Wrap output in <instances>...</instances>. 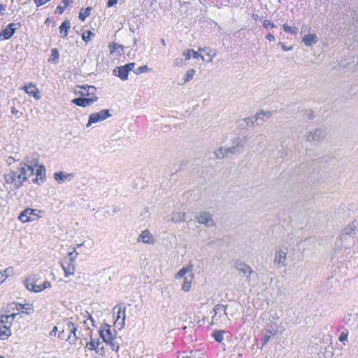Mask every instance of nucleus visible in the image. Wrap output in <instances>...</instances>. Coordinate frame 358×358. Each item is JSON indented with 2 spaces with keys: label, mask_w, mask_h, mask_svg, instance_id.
<instances>
[{
  "label": "nucleus",
  "mask_w": 358,
  "mask_h": 358,
  "mask_svg": "<svg viewBox=\"0 0 358 358\" xmlns=\"http://www.w3.org/2000/svg\"><path fill=\"white\" fill-rule=\"evenodd\" d=\"M92 35H94L92 32H91L90 31H87L83 34L82 38L84 41L88 42L91 38V36Z\"/></svg>",
  "instance_id": "obj_44"
},
{
  "label": "nucleus",
  "mask_w": 358,
  "mask_h": 358,
  "mask_svg": "<svg viewBox=\"0 0 358 358\" xmlns=\"http://www.w3.org/2000/svg\"><path fill=\"white\" fill-rule=\"evenodd\" d=\"M113 74L119 77L122 80H127L128 79V70L124 65L117 66L113 70Z\"/></svg>",
  "instance_id": "obj_20"
},
{
  "label": "nucleus",
  "mask_w": 358,
  "mask_h": 358,
  "mask_svg": "<svg viewBox=\"0 0 358 358\" xmlns=\"http://www.w3.org/2000/svg\"><path fill=\"white\" fill-rule=\"evenodd\" d=\"M266 39H268L269 41H275V38L274 36L271 34H268L266 36Z\"/></svg>",
  "instance_id": "obj_58"
},
{
  "label": "nucleus",
  "mask_w": 358,
  "mask_h": 358,
  "mask_svg": "<svg viewBox=\"0 0 358 358\" xmlns=\"http://www.w3.org/2000/svg\"><path fill=\"white\" fill-rule=\"evenodd\" d=\"M109 48H110V52L111 53H113L115 52L118 48H121L122 49V46L120 45H117V43H113L112 44H110L109 45Z\"/></svg>",
  "instance_id": "obj_50"
},
{
  "label": "nucleus",
  "mask_w": 358,
  "mask_h": 358,
  "mask_svg": "<svg viewBox=\"0 0 358 358\" xmlns=\"http://www.w3.org/2000/svg\"><path fill=\"white\" fill-rule=\"evenodd\" d=\"M71 24L68 20H65L59 27L60 33L63 34V38H66L68 36V31L70 29Z\"/></svg>",
  "instance_id": "obj_26"
},
{
  "label": "nucleus",
  "mask_w": 358,
  "mask_h": 358,
  "mask_svg": "<svg viewBox=\"0 0 358 358\" xmlns=\"http://www.w3.org/2000/svg\"><path fill=\"white\" fill-rule=\"evenodd\" d=\"M188 272V269L185 268H181L176 275V279L182 278Z\"/></svg>",
  "instance_id": "obj_46"
},
{
  "label": "nucleus",
  "mask_w": 358,
  "mask_h": 358,
  "mask_svg": "<svg viewBox=\"0 0 358 358\" xmlns=\"http://www.w3.org/2000/svg\"><path fill=\"white\" fill-rule=\"evenodd\" d=\"M199 224H204L206 227H211L214 225V221L212 218L210 213L207 212H201L196 217Z\"/></svg>",
  "instance_id": "obj_14"
},
{
  "label": "nucleus",
  "mask_w": 358,
  "mask_h": 358,
  "mask_svg": "<svg viewBox=\"0 0 358 358\" xmlns=\"http://www.w3.org/2000/svg\"><path fill=\"white\" fill-rule=\"evenodd\" d=\"M20 27V23H10L0 32V40H8L15 34V30Z\"/></svg>",
  "instance_id": "obj_9"
},
{
  "label": "nucleus",
  "mask_w": 358,
  "mask_h": 358,
  "mask_svg": "<svg viewBox=\"0 0 358 358\" xmlns=\"http://www.w3.org/2000/svg\"><path fill=\"white\" fill-rule=\"evenodd\" d=\"M280 318L277 313H274L273 314L271 315L268 320L270 321V324H277L275 322L276 320H278Z\"/></svg>",
  "instance_id": "obj_47"
},
{
  "label": "nucleus",
  "mask_w": 358,
  "mask_h": 358,
  "mask_svg": "<svg viewBox=\"0 0 358 358\" xmlns=\"http://www.w3.org/2000/svg\"><path fill=\"white\" fill-rule=\"evenodd\" d=\"M3 275V278L4 277V280H6L9 276L12 275L13 273V268L12 267H8L3 271H0Z\"/></svg>",
  "instance_id": "obj_37"
},
{
  "label": "nucleus",
  "mask_w": 358,
  "mask_h": 358,
  "mask_svg": "<svg viewBox=\"0 0 358 358\" xmlns=\"http://www.w3.org/2000/svg\"><path fill=\"white\" fill-rule=\"evenodd\" d=\"M50 0H34L36 5L38 6H41L48 2Z\"/></svg>",
  "instance_id": "obj_56"
},
{
  "label": "nucleus",
  "mask_w": 358,
  "mask_h": 358,
  "mask_svg": "<svg viewBox=\"0 0 358 358\" xmlns=\"http://www.w3.org/2000/svg\"><path fill=\"white\" fill-rule=\"evenodd\" d=\"M213 336H214L215 339L217 342H221L223 340V338H224L223 331H216L214 332Z\"/></svg>",
  "instance_id": "obj_42"
},
{
  "label": "nucleus",
  "mask_w": 358,
  "mask_h": 358,
  "mask_svg": "<svg viewBox=\"0 0 358 358\" xmlns=\"http://www.w3.org/2000/svg\"><path fill=\"white\" fill-rule=\"evenodd\" d=\"M117 1L118 0H108V1L107 3V6L108 7H113V6H114L115 4H117Z\"/></svg>",
  "instance_id": "obj_57"
},
{
  "label": "nucleus",
  "mask_w": 358,
  "mask_h": 358,
  "mask_svg": "<svg viewBox=\"0 0 358 358\" xmlns=\"http://www.w3.org/2000/svg\"><path fill=\"white\" fill-rule=\"evenodd\" d=\"M272 113L270 111H264L261 110L257 113L255 116L250 117L245 119H243L240 122L239 127L242 128H245L247 127H250L254 122H255L257 125H262L264 122L268 121V120L271 117Z\"/></svg>",
  "instance_id": "obj_3"
},
{
  "label": "nucleus",
  "mask_w": 358,
  "mask_h": 358,
  "mask_svg": "<svg viewBox=\"0 0 358 358\" xmlns=\"http://www.w3.org/2000/svg\"><path fill=\"white\" fill-rule=\"evenodd\" d=\"M192 57L194 59H198V58L201 57L203 61H205V59H204L203 56H202L201 55L199 54L198 52H195L194 50H193V52H192Z\"/></svg>",
  "instance_id": "obj_55"
},
{
  "label": "nucleus",
  "mask_w": 358,
  "mask_h": 358,
  "mask_svg": "<svg viewBox=\"0 0 358 358\" xmlns=\"http://www.w3.org/2000/svg\"><path fill=\"white\" fill-rule=\"evenodd\" d=\"M110 116L111 115L107 109H103L97 113H92L89 117V120L86 126L90 127L92 124L103 121Z\"/></svg>",
  "instance_id": "obj_7"
},
{
  "label": "nucleus",
  "mask_w": 358,
  "mask_h": 358,
  "mask_svg": "<svg viewBox=\"0 0 358 358\" xmlns=\"http://www.w3.org/2000/svg\"><path fill=\"white\" fill-rule=\"evenodd\" d=\"M100 336L103 341L110 346L112 350L117 352L119 350V343L117 341L115 331H112L111 327L107 324L101 326L100 329Z\"/></svg>",
  "instance_id": "obj_2"
},
{
  "label": "nucleus",
  "mask_w": 358,
  "mask_h": 358,
  "mask_svg": "<svg viewBox=\"0 0 358 358\" xmlns=\"http://www.w3.org/2000/svg\"><path fill=\"white\" fill-rule=\"evenodd\" d=\"M185 213L182 212H176L172 215L171 221L173 222H180L185 221Z\"/></svg>",
  "instance_id": "obj_27"
},
{
  "label": "nucleus",
  "mask_w": 358,
  "mask_h": 358,
  "mask_svg": "<svg viewBox=\"0 0 358 358\" xmlns=\"http://www.w3.org/2000/svg\"><path fill=\"white\" fill-rule=\"evenodd\" d=\"M50 286H51V284L50 282L45 281L43 283H42L41 285H36V287L38 288L37 291H38V292H41V291L45 289L46 288L50 287Z\"/></svg>",
  "instance_id": "obj_41"
},
{
  "label": "nucleus",
  "mask_w": 358,
  "mask_h": 358,
  "mask_svg": "<svg viewBox=\"0 0 358 358\" xmlns=\"http://www.w3.org/2000/svg\"><path fill=\"white\" fill-rule=\"evenodd\" d=\"M264 331L265 334L263 338L262 345H266L268 343L271 337L275 336L278 333V325L277 324L269 325L268 324L265 327Z\"/></svg>",
  "instance_id": "obj_11"
},
{
  "label": "nucleus",
  "mask_w": 358,
  "mask_h": 358,
  "mask_svg": "<svg viewBox=\"0 0 358 358\" xmlns=\"http://www.w3.org/2000/svg\"><path fill=\"white\" fill-rule=\"evenodd\" d=\"M36 177H40V179L43 181L45 175V168L43 165L39 166L36 172Z\"/></svg>",
  "instance_id": "obj_36"
},
{
  "label": "nucleus",
  "mask_w": 358,
  "mask_h": 358,
  "mask_svg": "<svg viewBox=\"0 0 358 358\" xmlns=\"http://www.w3.org/2000/svg\"><path fill=\"white\" fill-rule=\"evenodd\" d=\"M66 329L65 328L64 329H62V331H60L59 332V334H58V337L60 338V339H62V340H66Z\"/></svg>",
  "instance_id": "obj_54"
},
{
  "label": "nucleus",
  "mask_w": 358,
  "mask_h": 358,
  "mask_svg": "<svg viewBox=\"0 0 358 358\" xmlns=\"http://www.w3.org/2000/svg\"><path fill=\"white\" fill-rule=\"evenodd\" d=\"M78 255V254L76 251V250H73V251L69 252V259L67 261L71 262H75V260H76Z\"/></svg>",
  "instance_id": "obj_45"
},
{
  "label": "nucleus",
  "mask_w": 358,
  "mask_h": 358,
  "mask_svg": "<svg viewBox=\"0 0 358 358\" xmlns=\"http://www.w3.org/2000/svg\"><path fill=\"white\" fill-rule=\"evenodd\" d=\"M227 154L241 153L243 152V145L241 143L239 138H236L233 141L232 146L229 148H225Z\"/></svg>",
  "instance_id": "obj_18"
},
{
  "label": "nucleus",
  "mask_w": 358,
  "mask_h": 358,
  "mask_svg": "<svg viewBox=\"0 0 358 358\" xmlns=\"http://www.w3.org/2000/svg\"><path fill=\"white\" fill-rule=\"evenodd\" d=\"M15 161V158L13 157H9L7 159V163L8 165H11Z\"/></svg>",
  "instance_id": "obj_61"
},
{
  "label": "nucleus",
  "mask_w": 358,
  "mask_h": 358,
  "mask_svg": "<svg viewBox=\"0 0 358 358\" xmlns=\"http://www.w3.org/2000/svg\"><path fill=\"white\" fill-rule=\"evenodd\" d=\"M153 236L148 230L143 231L138 238V241H142L145 243H153Z\"/></svg>",
  "instance_id": "obj_24"
},
{
  "label": "nucleus",
  "mask_w": 358,
  "mask_h": 358,
  "mask_svg": "<svg viewBox=\"0 0 358 358\" xmlns=\"http://www.w3.org/2000/svg\"><path fill=\"white\" fill-rule=\"evenodd\" d=\"M100 344L101 343L99 342V341H94L93 339H91L90 342L87 343L86 347L90 350H97Z\"/></svg>",
  "instance_id": "obj_32"
},
{
  "label": "nucleus",
  "mask_w": 358,
  "mask_h": 358,
  "mask_svg": "<svg viewBox=\"0 0 358 358\" xmlns=\"http://www.w3.org/2000/svg\"><path fill=\"white\" fill-rule=\"evenodd\" d=\"M126 308L121 306H115L113 309V314L116 315L115 325L120 329H122L125 325Z\"/></svg>",
  "instance_id": "obj_5"
},
{
  "label": "nucleus",
  "mask_w": 358,
  "mask_h": 358,
  "mask_svg": "<svg viewBox=\"0 0 358 358\" xmlns=\"http://www.w3.org/2000/svg\"><path fill=\"white\" fill-rule=\"evenodd\" d=\"M173 65L175 66H181L183 65V59L182 58H176L173 61Z\"/></svg>",
  "instance_id": "obj_51"
},
{
  "label": "nucleus",
  "mask_w": 358,
  "mask_h": 358,
  "mask_svg": "<svg viewBox=\"0 0 358 358\" xmlns=\"http://www.w3.org/2000/svg\"><path fill=\"white\" fill-rule=\"evenodd\" d=\"M24 167L26 168V171L28 173H30V176L34 174L35 167L38 166V156L36 153H32L26 157L24 159Z\"/></svg>",
  "instance_id": "obj_6"
},
{
  "label": "nucleus",
  "mask_w": 358,
  "mask_h": 358,
  "mask_svg": "<svg viewBox=\"0 0 358 358\" xmlns=\"http://www.w3.org/2000/svg\"><path fill=\"white\" fill-rule=\"evenodd\" d=\"M24 89L26 93L33 96L36 99H39L41 98L38 90L35 85L30 83L29 85L24 86Z\"/></svg>",
  "instance_id": "obj_23"
},
{
  "label": "nucleus",
  "mask_w": 358,
  "mask_h": 358,
  "mask_svg": "<svg viewBox=\"0 0 358 358\" xmlns=\"http://www.w3.org/2000/svg\"><path fill=\"white\" fill-rule=\"evenodd\" d=\"M357 314L348 313L344 317V322L348 327H357L358 323L357 322Z\"/></svg>",
  "instance_id": "obj_21"
},
{
  "label": "nucleus",
  "mask_w": 358,
  "mask_h": 358,
  "mask_svg": "<svg viewBox=\"0 0 358 358\" xmlns=\"http://www.w3.org/2000/svg\"><path fill=\"white\" fill-rule=\"evenodd\" d=\"M59 58V53L57 48H53L51 50V55L48 59L49 62H53L55 64L58 63V60Z\"/></svg>",
  "instance_id": "obj_29"
},
{
  "label": "nucleus",
  "mask_w": 358,
  "mask_h": 358,
  "mask_svg": "<svg viewBox=\"0 0 358 358\" xmlns=\"http://www.w3.org/2000/svg\"><path fill=\"white\" fill-rule=\"evenodd\" d=\"M324 131L322 129L317 128L313 131H306L304 134V138L309 142H319L324 139Z\"/></svg>",
  "instance_id": "obj_8"
},
{
  "label": "nucleus",
  "mask_w": 358,
  "mask_h": 358,
  "mask_svg": "<svg viewBox=\"0 0 358 358\" xmlns=\"http://www.w3.org/2000/svg\"><path fill=\"white\" fill-rule=\"evenodd\" d=\"M195 73H196L195 69H189L186 72L185 76L184 78L182 79V82H181L180 84L184 85V84L189 82L193 78L194 76L195 75Z\"/></svg>",
  "instance_id": "obj_28"
},
{
  "label": "nucleus",
  "mask_w": 358,
  "mask_h": 358,
  "mask_svg": "<svg viewBox=\"0 0 358 358\" xmlns=\"http://www.w3.org/2000/svg\"><path fill=\"white\" fill-rule=\"evenodd\" d=\"M11 113H12L13 114H14V115H17V113H18V110H17L15 107H13V108H11Z\"/></svg>",
  "instance_id": "obj_64"
},
{
  "label": "nucleus",
  "mask_w": 358,
  "mask_h": 358,
  "mask_svg": "<svg viewBox=\"0 0 358 358\" xmlns=\"http://www.w3.org/2000/svg\"><path fill=\"white\" fill-rule=\"evenodd\" d=\"M149 71H150L149 67L147 65H144V66H140V67L136 69L134 71V72L136 75H138V74H141V73H143L148 72Z\"/></svg>",
  "instance_id": "obj_39"
},
{
  "label": "nucleus",
  "mask_w": 358,
  "mask_h": 358,
  "mask_svg": "<svg viewBox=\"0 0 358 358\" xmlns=\"http://www.w3.org/2000/svg\"><path fill=\"white\" fill-rule=\"evenodd\" d=\"M280 44H281L282 49L285 51H289L292 49V47H287L284 43H280Z\"/></svg>",
  "instance_id": "obj_60"
},
{
  "label": "nucleus",
  "mask_w": 358,
  "mask_h": 358,
  "mask_svg": "<svg viewBox=\"0 0 358 358\" xmlns=\"http://www.w3.org/2000/svg\"><path fill=\"white\" fill-rule=\"evenodd\" d=\"M98 97L96 96L92 97H79L72 100V103L78 106L87 107L96 102Z\"/></svg>",
  "instance_id": "obj_13"
},
{
  "label": "nucleus",
  "mask_w": 358,
  "mask_h": 358,
  "mask_svg": "<svg viewBox=\"0 0 358 358\" xmlns=\"http://www.w3.org/2000/svg\"><path fill=\"white\" fill-rule=\"evenodd\" d=\"M6 8V5L1 3L0 4V12L1 13V15H3V11H4Z\"/></svg>",
  "instance_id": "obj_62"
},
{
  "label": "nucleus",
  "mask_w": 358,
  "mask_h": 358,
  "mask_svg": "<svg viewBox=\"0 0 358 358\" xmlns=\"http://www.w3.org/2000/svg\"><path fill=\"white\" fill-rule=\"evenodd\" d=\"M25 286H26L27 289L34 291L35 292H38V291H37L38 288L36 287V283H34L33 282H29L28 280H26L25 281Z\"/></svg>",
  "instance_id": "obj_38"
},
{
  "label": "nucleus",
  "mask_w": 358,
  "mask_h": 358,
  "mask_svg": "<svg viewBox=\"0 0 358 358\" xmlns=\"http://www.w3.org/2000/svg\"><path fill=\"white\" fill-rule=\"evenodd\" d=\"M36 210H33L31 208H27L24 211L21 213L19 216V220L22 222H27L30 221H33L34 220V216H36L35 214Z\"/></svg>",
  "instance_id": "obj_17"
},
{
  "label": "nucleus",
  "mask_w": 358,
  "mask_h": 358,
  "mask_svg": "<svg viewBox=\"0 0 358 358\" xmlns=\"http://www.w3.org/2000/svg\"><path fill=\"white\" fill-rule=\"evenodd\" d=\"M62 3L64 4V6L59 5L57 7V10H58L60 14L63 13L65 8L69 6V0H62Z\"/></svg>",
  "instance_id": "obj_40"
},
{
  "label": "nucleus",
  "mask_w": 358,
  "mask_h": 358,
  "mask_svg": "<svg viewBox=\"0 0 358 358\" xmlns=\"http://www.w3.org/2000/svg\"><path fill=\"white\" fill-rule=\"evenodd\" d=\"M96 89L95 87L92 85H78L75 89V94L77 95H80L83 97H88L92 95V96H95V92Z\"/></svg>",
  "instance_id": "obj_10"
},
{
  "label": "nucleus",
  "mask_w": 358,
  "mask_h": 358,
  "mask_svg": "<svg viewBox=\"0 0 358 358\" xmlns=\"http://www.w3.org/2000/svg\"><path fill=\"white\" fill-rule=\"evenodd\" d=\"M190 288H191V282L187 280V278L185 277V280L183 282V285H182V289L185 292H188V291H189Z\"/></svg>",
  "instance_id": "obj_43"
},
{
  "label": "nucleus",
  "mask_w": 358,
  "mask_h": 358,
  "mask_svg": "<svg viewBox=\"0 0 358 358\" xmlns=\"http://www.w3.org/2000/svg\"><path fill=\"white\" fill-rule=\"evenodd\" d=\"M14 317L15 314L0 317V338L1 339H6L11 335L10 324Z\"/></svg>",
  "instance_id": "obj_4"
},
{
  "label": "nucleus",
  "mask_w": 358,
  "mask_h": 358,
  "mask_svg": "<svg viewBox=\"0 0 358 358\" xmlns=\"http://www.w3.org/2000/svg\"><path fill=\"white\" fill-rule=\"evenodd\" d=\"M92 7H87L85 10L82 9L79 13V19L82 21H85V19L90 15Z\"/></svg>",
  "instance_id": "obj_33"
},
{
  "label": "nucleus",
  "mask_w": 358,
  "mask_h": 358,
  "mask_svg": "<svg viewBox=\"0 0 358 358\" xmlns=\"http://www.w3.org/2000/svg\"><path fill=\"white\" fill-rule=\"evenodd\" d=\"M282 28L287 33H289L292 35H296L297 34L298 29L296 27H291L287 24H284Z\"/></svg>",
  "instance_id": "obj_35"
},
{
  "label": "nucleus",
  "mask_w": 358,
  "mask_h": 358,
  "mask_svg": "<svg viewBox=\"0 0 358 358\" xmlns=\"http://www.w3.org/2000/svg\"><path fill=\"white\" fill-rule=\"evenodd\" d=\"M214 154L217 159H223L227 155L226 148H220L214 152Z\"/></svg>",
  "instance_id": "obj_34"
},
{
  "label": "nucleus",
  "mask_w": 358,
  "mask_h": 358,
  "mask_svg": "<svg viewBox=\"0 0 358 358\" xmlns=\"http://www.w3.org/2000/svg\"><path fill=\"white\" fill-rule=\"evenodd\" d=\"M214 315L212 316V323L216 324L220 320L222 314H225L226 316L227 313H226V308L224 306L221 304H217L214 307Z\"/></svg>",
  "instance_id": "obj_16"
},
{
  "label": "nucleus",
  "mask_w": 358,
  "mask_h": 358,
  "mask_svg": "<svg viewBox=\"0 0 358 358\" xmlns=\"http://www.w3.org/2000/svg\"><path fill=\"white\" fill-rule=\"evenodd\" d=\"M192 49H188L183 52L182 55L185 57V60H188L191 58L192 55Z\"/></svg>",
  "instance_id": "obj_48"
},
{
  "label": "nucleus",
  "mask_w": 358,
  "mask_h": 358,
  "mask_svg": "<svg viewBox=\"0 0 358 358\" xmlns=\"http://www.w3.org/2000/svg\"><path fill=\"white\" fill-rule=\"evenodd\" d=\"M274 264L278 268H282L287 266V252L285 251L279 250L275 252Z\"/></svg>",
  "instance_id": "obj_12"
},
{
  "label": "nucleus",
  "mask_w": 358,
  "mask_h": 358,
  "mask_svg": "<svg viewBox=\"0 0 358 358\" xmlns=\"http://www.w3.org/2000/svg\"><path fill=\"white\" fill-rule=\"evenodd\" d=\"M30 177V173L26 171V167L22 166L15 171H10L4 176L6 182L10 185L11 188L17 189L23 182Z\"/></svg>",
  "instance_id": "obj_1"
},
{
  "label": "nucleus",
  "mask_w": 358,
  "mask_h": 358,
  "mask_svg": "<svg viewBox=\"0 0 358 358\" xmlns=\"http://www.w3.org/2000/svg\"><path fill=\"white\" fill-rule=\"evenodd\" d=\"M302 41L306 46L310 47L318 42V38L315 34H308L303 37Z\"/></svg>",
  "instance_id": "obj_22"
},
{
  "label": "nucleus",
  "mask_w": 358,
  "mask_h": 358,
  "mask_svg": "<svg viewBox=\"0 0 358 358\" xmlns=\"http://www.w3.org/2000/svg\"><path fill=\"white\" fill-rule=\"evenodd\" d=\"M71 175L69 173H66L64 172L59 171V172L55 173L54 178L59 183H61V182L65 181L66 180H68L71 177Z\"/></svg>",
  "instance_id": "obj_25"
},
{
  "label": "nucleus",
  "mask_w": 358,
  "mask_h": 358,
  "mask_svg": "<svg viewBox=\"0 0 358 358\" xmlns=\"http://www.w3.org/2000/svg\"><path fill=\"white\" fill-rule=\"evenodd\" d=\"M348 331H343L340 336H339V341L342 343L345 342V341H347L348 340Z\"/></svg>",
  "instance_id": "obj_49"
},
{
  "label": "nucleus",
  "mask_w": 358,
  "mask_h": 358,
  "mask_svg": "<svg viewBox=\"0 0 358 358\" xmlns=\"http://www.w3.org/2000/svg\"><path fill=\"white\" fill-rule=\"evenodd\" d=\"M182 358H206V355L200 351H191L187 356H182Z\"/></svg>",
  "instance_id": "obj_30"
},
{
  "label": "nucleus",
  "mask_w": 358,
  "mask_h": 358,
  "mask_svg": "<svg viewBox=\"0 0 358 358\" xmlns=\"http://www.w3.org/2000/svg\"><path fill=\"white\" fill-rule=\"evenodd\" d=\"M61 266L64 271L66 277L74 275L76 271L74 262L64 260V262H62Z\"/></svg>",
  "instance_id": "obj_19"
},
{
  "label": "nucleus",
  "mask_w": 358,
  "mask_h": 358,
  "mask_svg": "<svg viewBox=\"0 0 358 358\" xmlns=\"http://www.w3.org/2000/svg\"><path fill=\"white\" fill-rule=\"evenodd\" d=\"M237 269L245 275H251L253 273L252 268L247 264H241Z\"/></svg>",
  "instance_id": "obj_31"
},
{
  "label": "nucleus",
  "mask_w": 358,
  "mask_h": 358,
  "mask_svg": "<svg viewBox=\"0 0 358 358\" xmlns=\"http://www.w3.org/2000/svg\"><path fill=\"white\" fill-rule=\"evenodd\" d=\"M135 63L134 62H131V63H129V64H127L124 65V66L126 67V69L128 70V73H129L131 71H134V67H135Z\"/></svg>",
  "instance_id": "obj_53"
},
{
  "label": "nucleus",
  "mask_w": 358,
  "mask_h": 358,
  "mask_svg": "<svg viewBox=\"0 0 358 358\" xmlns=\"http://www.w3.org/2000/svg\"><path fill=\"white\" fill-rule=\"evenodd\" d=\"M65 329L68 333L66 336V341L69 340L71 337V334L73 335L75 341H77L80 336L77 334L78 326L71 320H67L66 324Z\"/></svg>",
  "instance_id": "obj_15"
},
{
  "label": "nucleus",
  "mask_w": 358,
  "mask_h": 358,
  "mask_svg": "<svg viewBox=\"0 0 358 358\" xmlns=\"http://www.w3.org/2000/svg\"><path fill=\"white\" fill-rule=\"evenodd\" d=\"M87 315L89 317V318L91 320L92 322H94V320H93V317H92V315H90V313L87 311H85L84 317H86Z\"/></svg>",
  "instance_id": "obj_63"
},
{
  "label": "nucleus",
  "mask_w": 358,
  "mask_h": 358,
  "mask_svg": "<svg viewBox=\"0 0 358 358\" xmlns=\"http://www.w3.org/2000/svg\"><path fill=\"white\" fill-rule=\"evenodd\" d=\"M263 26L266 29H268V27L273 28V27H275V25L273 23L271 22V21H269L268 20H266L264 21Z\"/></svg>",
  "instance_id": "obj_52"
},
{
  "label": "nucleus",
  "mask_w": 358,
  "mask_h": 358,
  "mask_svg": "<svg viewBox=\"0 0 358 358\" xmlns=\"http://www.w3.org/2000/svg\"><path fill=\"white\" fill-rule=\"evenodd\" d=\"M57 331H58L57 327H56V326H55V327H53V329L50 331V335L51 336H56V334H57Z\"/></svg>",
  "instance_id": "obj_59"
}]
</instances>
